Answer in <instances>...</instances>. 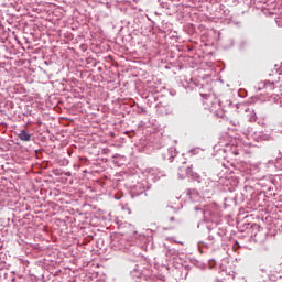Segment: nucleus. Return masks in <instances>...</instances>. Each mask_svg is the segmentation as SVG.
<instances>
[{"instance_id":"obj_3","label":"nucleus","mask_w":282,"mask_h":282,"mask_svg":"<svg viewBox=\"0 0 282 282\" xmlns=\"http://www.w3.org/2000/svg\"><path fill=\"white\" fill-rule=\"evenodd\" d=\"M280 28L282 26V24H278Z\"/></svg>"},{"instance_id":"obj_2","label":"nucleus","mask_w":282,"mask_h":282,"mask_svg":"<svg viewBox=\"0 0 282 282\" xmlns=\"http://www.w3.org/2000/svg\"><path fill=\"white\" fill-rule=\"evenodd\" d=\"M260 85H262L264 89H269V91H274V82H262Z\"/></svg>"},{"instance_id":"obj_1","label":"nucleus","mask_w":282,"mask_h":282,"mask_svg":"<svg viewBox=\"0 0 282 282\" xmlns=\"http://www.w3.org/2000/svg\"><path fill=\"white\" fill-rule=\"evenodd\" d=\"M18 138L22 141V142H30V140H32V134L28 133V131L25 130H21L18 133Z\"/></svg>"}]
</instances>
